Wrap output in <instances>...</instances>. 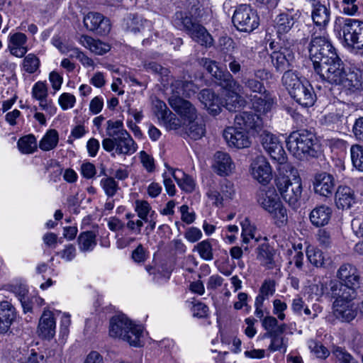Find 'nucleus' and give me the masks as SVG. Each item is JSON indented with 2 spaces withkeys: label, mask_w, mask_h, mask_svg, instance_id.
<instances>
[{
  "label": "nucleus",
  "mask_w": 363,
  "mask_h": 363,
  "mask_svg": "<svg viewBox=\"0 0 363 363\" xmlns=\"http://www.w3.org/2000/svg\"><path fill=\"white\" fill-rule=\"evenodd\" d=\"M309 56L315 71L338 57L335 48L324 33L323 35L314 34L312 36Z\"/></svg>",
  "instance_id": "nucleus-8"
},
{
  "label": "nucleus",
  "mask_w": 363,
  "mask_h": 363,
  "mask_svg": "<svg viewBox=\"0 0 363 363\" xmlns=\"http://www.w3.org/2000/svg\"><path fill=\"white\" fill-rule=\"evenodd\" d=\"M199 99L210 114L217 116L220 113V101L212 90L203 89L199 94Z\"/></svg>",
  "instance_id": "nucleus-30"
},
{
  "label": "nucleus",
  "mask_w": 363,
  "mask_h": 363,
  "mask_svg": "<svg viewBox=\"0 0 363 363\" xmlns=\"http://www.w3.org/2000/svg\"><path fill=\"white\" fill-rule=\"evenodd\" d=\"M160 123H162L168 130H177L183 124L182 121L172 111L168 112V114H167L165 117L160 121Z\"/></svg>",
  "instance_id": "nucleus-55"
},
{
  "label": "nucleus",
  "mask_w": 363,
  "mask_h": 363,
  "mask_svg": "<svg viewBox=\"0 0 363 363\" xmlns=\"http://www.w3.org/2000/svg\"><path fill=\"white\" fill-rule=\"evenodd\" d=\"M345 43L354 49L363 48V21L355 18H342L340 20Z\"/></svg>",
  "instance_id": "nucleus-14"
},
{
  "label": "nucleus",
  "mask_w": 363,
  "mask_h": 363,
  "mask_svg": "<svg viewBox=\"0 0 363 363\" xmlns=\"http://www.w3.org/2000/svg\"><path fill=\"white\" fill-rule=\"evenodd\" d=\"M153 111L160 121L168 114V112H171L166 104L160 99L153 101Z\"/></svg>",
  "instance_id": "nucleus-62"
},
{
  "label": "nucleus",
  "mask_w": 363,
  "mask_h": 363,
  "mask_svg": "<svg viewBox=\"0 0 363 363\" xmlns=\"http://www.w3.org/2000/svg\"><path fill=\"white\" fill-rule=\"evenodd\" d=\"M252 175L261 184H268L272 178V168L264 157H257L251 164Z\"/></svg>",
  "instance_id": "nucleus-25"
},
{
  "label": "nucleus",
  "mask_w": 363,
  "mask_h": 363,
  "mask_svg": "<svg viewBox=\"0 0 363 363\" xmlns=\"http://www.w3.org/2000/svg\"><path fill=\"white\" fill-rule=\"evenodd\" d=\"M79 43L85 48L89 49L91 52L98 55H102L108 52L111 49L108 44L99 40L94 39L86 35H81L79 38Z\"/></svg>",
  "instance_id": "nucleus-36"
},
{
  "label": "nucleus",
  "mask_w": 363,
  "mask_h": 363,
  "mask_svg": "<svg viewBox=\"0 0 363 363\" xmlns=\"http://www.w3.org/2000/svg\"><path fill=\"white\" fill-rule=\"evenodd\" d=\"M164 87L169 89L171 96L169 98L190 97L196 92V86L191 81L177 79L169 75V83Z\"/></svg>",
  "instance_id": "nucleus-21"
},
{
  "label": "nucleus",
  "mask_w": 363,
  "mask_h": 363,
  "mask_svg": "<svg viewBox=\"0 0 363 363\" xmlns=\"http://www.w3.org/2000/svg\"><path fill=\"white\" fill-rule=\"evenodd\" d=\"M59 141V135L56 130L51 129L47 131L39 143V147L43 151L54 149Z\"/></svg>",
  "instance_id": "nucleus-43"
},
{
  "label": "nucleus",
  "mask_w": 363,
  "mask_h": 363,
  "mask_svg": "<svg viewBox=\"0 0 363 363\" xmlns=\"http://www.w3.org/2000/svg\"><path fill=\"white\" fill-rule=\"evenodd\" d=\"M256 228L252 225L248 220H245L242 223V238L243 244H249L251 240L255 242L259 241V238L255 236Z\"/></svg>",
  "instance_id": "nucleus-50"
},
{
  "label": "nucleus",
  "mask_w": 363,
  "mask_h": 363,
  "mask_svg": "<svg viewBox=\"0 0 363 363\" xmlns=\"http://www.w3.org/2000/svg\"><path fill=\"white\" fill-rule=\"evenodd\" d=\"M232 21L237 30L250 33L259 25L257 13L249 4H240L235 9Z\"/></svg>",
  "instance_id": "nucleus-13"
},
{
  "label": "nucleus",
  "mask_w": 363,
  "mask_h": 363,
  "mask_svg": "<svg viewBox=\"0 0 363 363\" xmlns=\"http://www.w3.org/2000/svg\"><path fill=\"white\" fill-rule=\"evenodd\" d=\"M311 17L314 24L322 30L330 22V10L325 5L315 4L313 5Z\"/></svg>",
  "instance_id": "nucleus-37"
},
{
  "label": "nucleus",
  "mask_w": 363,
  "mask_h": 363,
  "mask_svg": "<svg viewBox=\"0 0 363 363\" xmlns=\"http://www.w3.org/2000/svg\"><path fill=\"white\" fill-rule=\"evenodd\" d=\"M96 233L93 231H85L79 234L77 241L79 249L82 252H89L96 245Z\"/></svg>",
  "instance_id": "nucleus-41"
},
{
  "label": "nucleus",
  "mask_w": 363,
  "mask_h": 363,
  "mask_svg": "<svg viewBox=\"0 0 363 363\" xmlns=\"http://www.w3.org/2000/svg\"><path fill=\"white\" fill-rule=\"evenodd\" d=\"M40 65L39 58L33 53L25 56L22 63L23 70L29 74L35 73L39 69Z\"/></svg>",
  "instance_id": "nucleus-53"
},
{
  "label": "nucleus",
  "mask_w": 363,
  "mask_h": 363,
  "mask_svg": "<svg viewBox=\"0 0 363 363\" xmlns=\"http://www.w3.org/2000/svg\"><path fill=\"white\" fill-rule=\"evenodd\" d=\"M58 102L63 110H67L74 107L76 102V98L74 95L69 93H63L60 96Z\"/></svg>",
  "instance_id": "nucleus-63"
},
{
  "label": "nucleus",
  "mask_w": 363,
  "mask_h": 363,
  "mask_svg": "<svg viewBox=\"0 0 363 363\" xmlns=\"http://www.w3.org/2000/svg\"><path fill=\"white\" fill-rule=\"evenodd\" d=\"M255 198L257 204L271 216L277 226L282 227L286 225L287 210L274 187L259 188L256 192Z\"/></svg>",
  "instance_id": "nucleus-4"
},
{
  "label": "nucleus",
  "mask_w": 363,
  "mask_h": 363,
  "mask_svg": "<svg viewBox=\"0 0 363 363\" xmlns=\"http://www.w3.org/2000/svg\"><path fill=\"white\" fill-rule=\"evenodd\" d=\"M109 335L128 342L131 346L140 347L143 328L121 314L115 315L110 320Z\"/></svg>",
  "instance_id": "nucleus-6"
},
{
  "label": "nucleus",
  "mask_w": 363,
  "mask_h": 363,
  "mask_svg": "<svg viewBox=\"0 0 363 363\" xmlns=\"http://www.w3.org/2000/svg\"><path fill=\"white\" fill-rule=\"evenodd\" d=\"M135 210L140 218L145 222H147V216L151 210V207L147 201L140 200L135 201Z\"/></svg>",
  "instance_id": "nucleus-59"
},
{
  "label": "nucleus",
  "mask_w": 363,
  "mask_h": 363,
  "mask_svg": "<svg viewBox=\"0 0 363 363\" xmlns=\"http://www.w3.org/2000/svg\"><path fill=\"white\" fill-rule=\"evenodd\" d=\"M328 294L331 296V300L333 299L332 315L326 318L328 321H333L332 318H334L341 322H350L355 318L357 312L353 300L356 294L332 291Z\"/></svg>",
  "instance_id": "nucleus-9"
},
{
  "label": "nucleus",
  "mask_w": 363,
  "mask_h": 363,
  "mask_svg": "<svg viewBox=\"0 0 363 363\" xmlns=\"http://www.w3.org/2000/svg\"><path fill=\"white\" fill-rule=\"evenodd\" d=\"M213 167L218 174L225 176L233 172L235 165L228 153L217 152L214 155Z\"/></svg>",
  "instance_id": "nucleus-33"
},
{
  "label": "nucleus",
  "mask_w": 363,
  "mask_h": 363,
  "mask_svg": "<svg viewBox=\"0 0 363 363\" xmlns=\"http://www.w3.org/2000/svg\"><path fill=\"white\" fill-rule=\"evenodd\" d=\"M242 83L243 91L240 93L251 101L257 112L267 113L272 109L274 99L261 82L253 78H244Z\"/></svg>",
  "instance_id": "nucleus-5"
},
{
  "label": "nucleus",
  "mask_w": 363,
  "mask_h": 363,
  "mask_svg": "<svg viewBox=\"0 0 363 363\" xmlns=\"http://www.w3.org/2000/svg\"><path fill=\"white\" fill-rule=\"evenodd\" d=\"M100 184L105 194L109 197L113 196L118 189V185L113 177L104 178Z\"/></svg>",
  "instance_id": "nucleus-56"
},
{
  "label": "nucleus",
  "mask_w": 363,
  "mask_h": 363,
  "mask_svg": "<svg viewBox=\"0 0 363 363\" xmlns=\"http://www.w3.org/2000/svg\"><path fill=\"white\" fill-rule=\"evenodd\" d=\"M199 16V8L193 4L184 11H177L172 19L173 25L179 30L186 31L196 43L206 47L213 43L211 35L206 29L197 22Z\"/></svg>",
  "instance_id": "nucleus-3"
},
{
  "label": "nucleus",
  "mask_w": 363,
  "mask_h": 363,
  "mask_svg": "<svg viewBox=\"0 0 363 363\" xmlns=\"http://www.w3.org/2000/svg\"><path fill=\"white\" fill-rule=\"evenodd\" d=\"M271 338V343L269 346V350L275 352L284 349V352L286 350V345L284 342V338L272 333L269 335H267Z\"/></svg>",
  "instance_id": "nucleus-60"
},
{
  "label": "nucleus",
  "mask_w": 363,
  "mask_h": 363,
  "mask_svg": "<svg viewBox=\"0 0 363 363\" xmlns=\"http://www.w3.org/2000/svg\"><path fill=\"white\" fill-rule=\"evenodd\" d=\"M170 174L183 191L191 193L194 190L196 183L191 177L180 169H171Z\"/></svg>",
  "instance_id": "nucleus-40"
},
{
  "label": "nucleus",
  "mask_w": 363,
  "mask_h": 363,
  "mask_svg": "<svg viewBox=\"0 0 363 363\" xmlns=\"http://www.w3.org/2000/svg\"><path fill=\"white\" fill-rule=\"evenodd\" d=\"M281 247L284 251H286L284 253L286 255H293L292 259H289V263L291 264L292 262H294L296 267L298 269H301L303 265L304 259V255L302 252L303 245L301 243L295 245L291 242H286V249L285 250L283 245H281Z\"/></svg>",
  "instance_id": "nucleus-39"
},
{
  "label": "nucleus",
  "mask_w": 363,
  "mask_h": 363,
  "mask_svg": "<svg viewBox=\"0 0 363 363\" xmlns=\"http://www.w3.org/2000/svg\"><path fill=\"white\" fill-rule=\"evenodd\" d=\"M337 279L329 281L330 291L357 294L360 286V274L354 265L342 264L336 272Z\"/></svg>",
  "instance_id": "nucleus-7"
},
{
  "label": "nucleus",
  "mask_w": 363,
  "mask_h": 363,
  "mask_svg": "<svg viewBox=\"0 0 363 363\" xmlns=\"http://www.w3.org/2000/svg\"><path fill=\"white\" fill-rule=\"evenodd\" d=\"M168 101L170 106L182 118L183 124L198 117L197 111L190 101L175 97L169 98Z\"/></svg>",
  "instance_id": "nucleus-23"
},
{
  "label": "nucleus",
  "mask_w": 363,
  "mask_h": 363,
  "mask_svg": "<svg viewBox=\"0 0 363 363\" xmlns=\"http://www.w3.org/2000/svg\"><path fill=\"white\" fill-rule=\"evenodd\" d=\"M84 25L90 31L100 35H106L111 30L108 18L97 12H89L84 17Z\"/></svg>",
  "instance_id": "nucleus-20"
},
{
  "label": "nucleus",
  "mask_w": 363,
  "mask_h": 363,
  "mask_svg": "<svg viewBox=\"0 0 363 363\" xmlns=\"http://www.w3.org/2000/svg\"><path fill=\"white\" fill-rule=\"evenodd\" d=\"M56 329V321L53 313L45 310L40 318L38 332L43 338L50 339L54 337Z\"/></svg>",
  "instance_id": "nucleus-29"
},
{
  "label": "nucleus",
  "mask_w": 363,
  "mask_h": 363,
  "mask_svg": "<svg viewBox=\"0 0 363 363\" xmlns=\"http://www.w3.org/2000/svg\"><path fill=\"white\" fill-rule=\"evenodd\" d=\"M315 145L314 135L306 130L293 132L286 139L289 151L299 160L306 155L314 157L316 153Z\"/></svg>",
  "instance_id": "nucleus-10"
},
{
  "label": "nucleus",
  "mask_w": 363,
  "mask_h": 363,
  "mask_svg": "<svg viewBox=\"0 0 363 363\" xmlns=\"http://www.w3.org/2000/svg\"><path fill=\"white\" fill-rule=\"evenodd\" d=\"M301 15V13L298 9H291L277 16L274 28L277 35V42H280L282 45L284 43L294 45L295 41L291 38L290 31Z\"/></svg>",
  "instance_id": "nucleus-11"
},
{
  "label": "nucleus",
  "mask_w": 363,
  "mask_h": 363,
  "mask_svg": "<svg viewBox=\"0 0 363 363\" xmlns=\"http://www.w3.org/2000/svg\"><path fill=\"white\" fill-rule=\"evenodd\" d=\"M345 105L339 104V106L336 108L335 111L330 112L325 116V123L327 125H336L338 127L345 120L344 108Z\"/></svg>",
  "instance_id": "nucleus-47"
},
{
  "label": "nucleus",
  "mask_w": 363,
  "mask_h": 363,
  "mask_svg": "<svg viewBox=\"0 0 363 363\" xmlns=\"http://www.w3.org/2000/svg\"><path fill=\"white\" fill-rule=\"evenodd\" d=\"M308 260L311 264L316 267H324L326 262L323 252L314 247H308L306 250Z\"/></svg>",
  "instance_id": "nucleus-48"
},
{
  "label": "nucleus",
  "mask_w": 363,
  "mask_h": 363,
  "mask_svg": "<svg viewBox=\"0 0 363 363\" xmlns=\"http://www.w3.org/2000/svg\"><path fill=\"white\" fill-rule=\"evenodd\" d=\"M218 48L220 59L225 58V55H233V52L235 48V43L230 37H221L219 39Z\"/></svg>",
  "instance_id": "nucleus-52"
},
{
  "label": "nucleus",
  "mask_w": 363,
  "mask_h": 363,
  "mask_svg": "<svg viewBox=\"0 0 363 363\" xmlns=\"http://www.w3.org/2000/svg\"><path fill=\"white\" fill-rule=\"evenodd\" d=\"M16 318L14 307L9 301L0 302V333H6Z\"/></svg>",
  "instance_id": "nucleus-32"
},
{
  "label": "nucleus",
  "mask_w": 363,
  "mask_h": 363,
  "mask_svg": "<svg viewBox=\"0 0 363 363\" xmlns=\"http://www.w3.org/2000/svg\"><path fill=\"white\" fill-rule=\"evenodd\" d=\"M148 26L149 22L137 14H129L124 18L123 23V29L126 32L134 34L143 32Z\"/></svg>",
  "instance_id": "nucleus-35"
},
{
  "label": "nucleus",
  "mask_w": 363,
  "mask_h": 363,
  "mask_svg": "<svg viewBox=\"0 0 363 363\" xmlns=\"http://www.w3.org/2000/svg\"><path fill=\"white\" fill-rule=\"evenodd\" d=\"M102 147L108 152L114 151L118 155H131L137 151L138 145L128 133L116 139H104Z\"/></svg>",
  "instance_id": "nucleus-16"
},
{
  "label": "nucleus",
  "mask_w": 363,
  "mask_h": 363,
  "mask_svg": "<svg viewBox=\"0 0 363 363\" xmlns=\"http://www.w3.org/2000/svg\"><path fill=\"white\" fill-rule=\"evenodd\" d=\"M184 126L185 133L191 139L197 140L204 136L206 133V125L201 118L193 119L188 121Z\"/></svg>",
  "instance_id": "nucleus-38"
},
{
  "label": "nucleus",
  "mask_w": 363,
  "mask_h": 363,
  "mask_svg": "<svg viewBox=\"0 0 363 363\" xmlns=\"http://www.w3.org/2000/svg\"><path fill=\"white\" fill-rule=\"evenodd\" d=\"M223 135L230 147L242 149L250 147L251 144V140L247 133L242 128L235 125L226 128Z\"/></svg>",
  "instance_id": "nucleus-18"
},
{
  "label": "nucleus",
  "mask_w": 363,
  "mask_h": 363,
  "mask_svg": "<svg viewBox=\"0 0 363 363\" xmlns=\"http://www.w3.org/2000/svg\"><path fill=\"white\" fill-rule=\"evenodd\" d=\"M222 60L224 63H228L230 71L234 74L241 71L242 64L244 63V60H241L240 57L233 55V54L225 55Z\"/></svg>",
  "instance_id": "nucleus-54"
},
{
  "label": "nucleus",
  "mask_w": 363,
  "mask_h": 363,
  "mask_svg": "<svg viewBox=\"0 0 363 363\" xmlns=\"http://www.w3.org/2000/svg\"><path fill=\"white\" fill-rule=\"evenodd\" d=\"M308 347L311 350L314 352L319 358H325L329 354L326 347L314 340H311L308 342Z\"/></svg>",
  "instance_id": "nucleus-64"
},
{
  "label": "nucleus",
  "mask_w": 363,
  "mask_h": 363,
  "mask_svg": "<svg viewBox=\"0 0 363 363\" xmlns=\"http://www.w3.org/2000/svg\"><path fill=\"white\" fill-rule=\"evenodd\" d=\"M316 239L322 247H330L332 244V237L327 229H319L316 234Z\"/></svg>",
  "instance_id": "nucleus-61"
},
{
  "label": "nucleus",
  "mask_w": 363,
  "mask_h": 363,
  "mask_svg": "<svg viewBox=\"0 0 363 363\" xmlns=\"http://www.w3.org/2000/svg\"><path fill=\"white\" fill-rule=\"evenodd\" d=\"M333 210L326 205H320L313 208L310 213V220L311 223L320 227L327 225L332 216Z\"/></svg>",
  "instance_id": "nucleus-34"
},
{
  "label": "nucleus",
  "mask_w": 363,
  "mask_h": 363,
  "mask_svg": "<svg viewBox=\"0 0 363 363\" xmlns=\"http://www.w3.org/2000/svg\"><path fill=\"white\" fill-rule=\"evenodd\" d=\"M313 189L317 194L329 197L333 194L335 181L334 177L327 172H321L315 176Z\"/></svg>",
  "instance_id": "nucleus-26"
},
{
  "label": "nucleus",
  "mask_w": 363,
  "mask_h": 363,
  "mask_svg": "<svg viewBox=\"0 0 363 363\" xmlns=\"http://www.w3.org/2000/svg\"><path fill=\"white\" fill-rule=\"evenodd\" d=\"M235 125L240 126L245 132L251 131L252 133H261L263 122L259 116L253 112L244 111L237 114L235 117Z\"/></svg>",
  "instance_id": "nucleus-19"
},
{
  "label": "nucleus",
  "mask_w": 363,
  "mask_h": 363,
  "mask_svg": "<svg viewBox=\"0 0 363 363\" xmlns=\"http://www.w3.org/2000/svg\"><path fill=\"white\" fill-rule=\"evenodd\" d=\"M310 291L313 294L315 295L317 300H318L323 295H325V297L331 299V296L328 294V293L330 291L329 284L328 285L325 283L319 282L316 284L311 286Z\"/></svg>",
  "instance_id": "nucleus-58"
},
{
  "label": "nucleus",
  "mask_w": 363,
  "mask_h": 363,
  "mask_svg": "<svg viewBox=\"0 0 363 363\" xmlns=\"http://www.w3.org/2000/svg\"><path fill=\"white\" fill-rule=\"evenodd\" d=\"M294 45L280 42L272 41L269 43V48L274 51L271 54V61L276 70L283 72L290 69L294 67L295 56L294 52Z\"/></svg>",
  "instance_id": "nucleus-12"
},
{
  "label": "nucleus",
  "mask_w": 363,
  "mask_h": 363,
  "mask_svg": "<svg viewBox=\"0 0 363 363\" xmlns=\"http://www.w3.org/2000/svg\"><path fill=\"white\" fill-rule=\"evenodd\" d=\"M356 197L354 191L349 186H338L335 195V205L339 209H348L355 203Z\"/></svg>",
  "instance_id": "nucleus-31"
},
{
  "label": "nucleus",
  "mask_w": 363,
  "mask_h": 363,
  "mask_svg": "<svg viewBox=\"0 0 363 363\" xmlns=\"http://www.w3.org/2000/svg\"><path fill=\"white\" fill-rule=\"evenodd\" d=\"M281 81L289 94H291L293 91L303 83L297 74L292 72L291 69L285 71L282 76Z\"/></svg>",
  "instance_id": "nucleus-44"
},
{
  "label": "nucleus",
  "mask_w": 363,
  "mask_h": 363,
  "mask_svg": "<svg viewBox=\"0 0 363 363\" xmlns=\"http://www.w3.org/2000/svg\"><path fill=\"white\" fill-rule=\"evenodd\" d=\"M235 195L234 184L227 180H225L220 184V191L211 189L207 192L208 197L213 201L217 206H223V202L233 199Z\"/></svg>",
  "instance_id": "nucleus-24"
},
{
  "label": "nucleus",
  "mask_w": 363,
  "mask_h": 363,
  "mask_svg": "<svg viewBox=\"0 0 363 363\" xmlns=\"http://www.w3.org/2000/svg\"><path fill=\"white\" fill-rule=\"evenodd\" d=\"M106 139H116L126 135L128 133L124 128L123 123L121 120H108L106 122Z\"/></svg>",
  "instance_id": "nucleus-42"
},
{
  "label": "nucleus",
  "mask_w": 363,
  "mask_h": 363,
  "mask_svg": "<svg viewBox=\"0 0 363 363\" xmlns=\"http://www.w3.org/2000/svg\"><path fill=\"white\" fill-rule=\"evenodd\" d=\"M275 184L283 199L290 206L296 208L300 206L303 186L298 170L295 167L291 164L279 167Z\"/></svg>",
  "instance_id": "nucleus-2"
},
{
  "label": "nucleus",
  "mask_w": 363,
  "mask_h": 363,
  "mask_svg": "<svg viewBox=\"0 0 363 363\" xmlns=\"http://www.w3.org/2000/svg\"><path fill=\"white\" fill-rule=\"evenodd\" d=\"M290 96L298 104L304 107L312 106L316 100L315 91L308 82H303Z\"/></svg>",
  "instance_id": "nucleus-28"
},
{
  "label": "nucleus",
  "mask_w": 363,
  "mask_h": 363,
  "mask_svg": "<svg viewBox=\"0 0 363 363\" xmlns=\"http://www.w3.org/2000/svg\"><path fill=\"white\" fill-rule=\"evenodd\" d=\"M31 94L33 98L38 101L48 98V91L46 83L41 81L37 82L32 88Z\"/></svg>",
  "instance_id": "nucleus-57"
},
{
  "label": "nucleus",
  "mask_w": 363,
  "mask_h": 363,
  "mask_svg": "<svg viewBox=\"0 0 363 363\" xmlns=\"http://www.w3.org/2000/svg\"><path fill=\"white\" fill-rule=\"evenodd\" d=\"M350 157L353 166L363 172V146L355 144L350 147Z\"/></svg>",
  "instance_id": "nucleus-51"
},
{
  "label": "nucleus",
  "mask_w": 363,
  "mask_h": 363,
  "mask_svg": "<svg viewBox=\"0 0 363 363\" xmlns=\"http://www.w3.org/2000/svg\"><path fill=\"white\" fill-rule=\"evenodd\" d=\"M193 250L196 251L201 258L206 261H211L213 259L212 245L208 240L197 243Z\"/></svg>",
  "instance_id": "nucleus-49"
},
{
  "label": "nucleus",
  "mask_w": 363,
  "mask_h": 363,
  "mask_svg": "<svg viewBox=\"0 0 363 363\" xmlns=\"http://www.w3.org/2000/svg\"><path fill=\"white\" fill-rule=\"evenodd\" d=\"M201 63L203 67L210 73L217 81L220 86L235 85V79L232 74L227 70H221L216 61L208 58H203Z\"/></svg>",
  "instance_id": "nucleus-22"
},
{
  "label": "nucleus",
  "mask_w": 363,
  "mask_h": 363,
  "mask_svg": "<svg viewBox=\"0 0 363 363\" xmlns=\"http://www.w3.org/2000/svg\"><path fill=\"white\" fill-rule=\"evenodd\" d=\"M27 42L26 34L21 32L11 33L8 36V50L12 55L21 58L28 51Z\"/></svg>",
  "instance_id": "nucleus-27"
},
{
  "label": "nucleus",
  "mask_w": 363,
  "mask_h": 363,
  "mask_svg": "<svg viewBox=\"0 0 363 363\" xmlns=\"http://www.w3.org/2000/svg\"><path fill=\"white\" fill-rule=\"evenodd\" d=\"M235 85L233 84L230 86H221L226 90V94L222 101H220V107L223 106L229 111H236L242 107L245 101L244 96L240 91H243L242 86L235 79Z\"/></svg>",
  "instance_id": "nucleus-17"
},
{
  "label": "nucleus",
  "mask_w": 363,
  "mask_h": 363,
  "mask_svg": "<svg viewBox=\"0 0 363 363\" xmlns=\"http://www.w3.org/2000/svg\"><path fill=\"white\" fill-rule=\"evenodd\" d=\"M315 72L330 84L342 86L351 92L363 90V69L353 67L347 70L339 57Z\"/></svg>",
  "instance_id": "nucleus-1"
},
{
  "label": "nucleus",
  "mask_w": 363,
  "mask_h": 363,
  "mask_svg": "<svg viewBox=\"0 0 363 363\" xmlns=\"http://www.w3.org/2000/svg\"><path fill=\"white\" fill-rule=\"evenodd\" d=\"M146 71L157 74L161 77V82L164 86L168 85L169 83V71L167 68L162 67L160 65L150 62L145 64Z\"/></svg>",
  "instance_id": "nucleus-46"
},
{
  "label": "nucleus",
  "mask_w": 363,
  "mask_h": 363,
  "mask_svg": "<svg viewBox=\"0 0 363 363\" xmlns=\"http://www.w3.org/2000/svg\"><path fill=\"white\" fill-rule=\"evenodd\" d=\"M259 138L263 148L273 160L279 163V167L289 164L286 162V155L285 150L277 135L264 130L260 133Z\"/></svg>",
  "instance_id": "nucleus-15"
},
{
  "label": "nucleus",
  "mask_w": 363,
  "mask_h": 363,
  "mask_svg": "<svg viewBox=\"0 0 363 363\" xmlns=\"http://www.w3.org/2000/svg\"><path fill=\"white\" fill-rule=\"evenodd\" d=\"M17 146L19 151L23 154H32L37 150V141L33 135H27L21 137Z\"/></svg>",
  "instance_id": "nucleus-45"
}]
</instances>
